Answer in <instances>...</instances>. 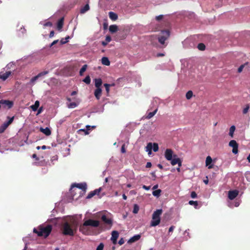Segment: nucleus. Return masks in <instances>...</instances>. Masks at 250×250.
I'll list each match as a JSON object with an SVG mask.
<instances>
[{"label": "nucleus", "mask_w": 250, "mask_h": 250, "mask_svg": "<svg viewBox=\"0 0 250 250\" xmlns=\"http://www.w3.org/2000/svg\"><path fill=\"white\" fill-rule=\"evenodd\" d=\"M78 223L75 220L63 223L62 227V233L65 235L74 236L77 231Z\"/></svg>", "instance_id": "f257e3e1"}, {"label": "nucleus", "mask_w": 250, "mask_h": 250, "mask_svg": "<svg viewBox=\"0 0 250 250\" xmlns=\"http://www.w3.org/2000/svg\"><path fill=\"white\" fill-rule=\"evenodd\" d=\"M100 225V222L98 220L88 219L85 221L83 224L80 227V231L83 234L89 235L90 233L89 229L86 228L87 226H92L93 227H98Z\"/></svg>", "instance_id": "f03ea898"}, {"label": "nucleus", "mask_w": 250, "mask_h": 250, "mask_svg": "<svg viewBox=\"0 0 250 250\" xmlns=\"http://www.w3.org/2000/svg\"><path fill=\"white\" fill-rule=\"evenodd\" d=\"M52 227L50 225H48L45 227H41L39 229H34L33 232L37 233L39 236H43L45 238L49 236L51 232Z\"/></svg>", "instance_id": "7ed1b4c3"}, {"label": "nucleus", "mask_w": 250, "mask_h": 250, "mask_svg": "<svg viewBox=\"0 0 250 250\" xmlns=\"http://www.w3.org/2000/svg\"><path fill=\"white\" fill-rule=\"evenodd\" d=\"M162 209H157L152 214V220L151 222V226L155 227L160 223V216L162 213Z\"/></svg>", "instance_id": "20e7f679"}, {"label": "nucleus", "mask_w": 250, "mask_h": 250, "mask_svg": "<svg viewBox=\"0 0 250 250\" xmlns=\"http://www.w3.org/2000/svg\"><path fill=\"white\" fill-rule=\"evenodd\" d=\"M161 35L158 37V40L160 43L164 45L165 47L167 45V44H165V41L169 38L170 32L168 30H164L161 31Z\"/></svg>", "instance_id": "39448f33"}, {"label": "nucleus", "mask_w": 250, "mask_h": 250, "mask_svg": "<svg viewBox=\"0 0 250 250\" xmlns=\"http://www.w3.org/2000/svg\"><path fill=\"white\" fill-rule=\"evenodd\" d=\"M74 187H76L79 189H81L83 192H85L87 188V185L85 183L81 184H74L72 185L71 188L70 189V192L71 195H72L73 197L74 196V194L73 192L74 191V190H73V188Z\"/></svg>", "instance_id": "423d86ee"}, {"label": "nucleus", "mask_w": 250, "mask_h": 250, "mask_svg": "<svg viewBox=\"0 0 250 250\" xmlns=\"http://www.w3.org/2000/svg\"><path fill=\"white\" fill-rule=\"evenodd\" d=\"M0 104L3 108L9 109L13 106L14 103L11 101L2 99L0 100Z\"/></svg>", "instance_id": "0eeeda50"}, {"label": "nucleus", "mask_w": 250, "mask_h": 250, "mask_svg": "<svg viewBox=\"0 0 250 250\" xmlns=\"http://www.w3.org/2000/svg\"><path fill=\"white\" fill-rule=\"evenodd\" d=\"M9 119L8 121L4 122L0 126V133H2L4 132L6 129L8 127V126L12 124L14 120V117H12L10 118L9 117H7Z\"/></svg>", "instance_id": "6e6552de"}, {"label": "nucleus", "mask_w": 250, "mask_h": 250, "mask_svg": "<svg viewBox=\"0 0 250 250\" xmlns=\"http://www.w3.org/2000/svg\"><path fill=\"white\" fill-rule=\"evenodd\" d=\"M229 146L230 147H232V153L234 154H237L238 153V144L237 143L236 141L232 140H231L229 142Z\"/></svg>", "instance_id": "1a4fd4ad"}, {"label": "nucleus", "mask_w": 250, "mask_h": 250, "mask_svg": "<svg viewBox=\"0 0 250 250\" xmlns=\"http://www.w3.org/2000/svg\"><path fill=\"white\" fill-rule=\"evenodd\" d=\"M173 152L172 149L167 148L165 152V157L166 159L170 161L172 158Z\"/></svg>", "instance_id": "9d476101"}, {"label": "nucleus", "mask_w": 250, "mask_h": 250, "mask_svg": "<svg viewBox=\"0 0 250 250\" xmlns=\"http://www.w3.org/2000/svg\"><path fill=\"white\" fill-rule=\"evenodd\" d=\"M173 156L174 158H172L171 160H170L171 164L172 166H174L176 164H178L179 167H181L182 162L181 159L179 158H175L177 156L176 155H174Z\"/></svg>", "instance_id": "9b49d317"}, {"label": "nucleus", "mask_w": 250, "mask_h": 250, "mask_svg": "<svg viewBox=\"0 0 250 250\" xmlns=\"http://www.w3.org/2000/svg\"><path fill=\"white\" fill-rule=\"evenodd\" d=\"M239 191L237 190H230L229 191L228 197L230 200H233L238 195Z\"/></svg>", "instance_id": "f8f14e48"}, {"label": "nucleus", "mask_w": 250, "mask_h": 250, "mask_svg": "<svg viewBox=\"0 0 250 250\" xmlns=\"http://www.w3.org/2000/svg\"><path fill=\"white\" fill-rule=\"evenodd\" d=\"M48 73V71H43V72H40L37 75H36V76L33 77L31 80H30V82L31 83H34L37 80H38L40 77H41L43 76H44L46 74H47Z\"/></svg>", "instance_id": "ddd939ff"}, {"label": "nucleus", "mask_w": 250, "mask_h": 250, "mask_svg": "<svg viewBox=\"0 0 250 250\" xmlns=\"http://www.w3.org/2000/svg\"><path fill=\"white\" fill-rule=\"evenodd\" d=\"M111 235V240L114 244H116L117 243V239L119 237V232L116 230H114L112 232Z\"/></svg>", "instance_id": "4468645a"}, {"label": "nucleus", "mask_w": 250, "mask_h": 250, "mask_svg": "<svg viewBox=\"0 0 250 250\" xmlns=\"http://www.w3.org/2000/svg\"><path fill=\"white\" fill-rule=\"evenodd\" d=\"M101 219L104 223L111 226L112 225V220L111 218L107 217L106 215L102 216Z\"/></svg>", "instance_id": "2eb2a0df"}, {"label": "nucleus", "mask_w": 250, "mask_h": 250, "mask_svg": "<svg viewBox=\"0 0 250 250\" xmlns=\"http://www.w3.org/2000/svg\"><path fill=\"white\" fill-rule=\"evenodd\" d=\"M102 90L101 88H96L94 91V96L97 100H99L102 96Z\"/></svg>", "instance_id": "dca6fc26"}, {"label": "nucleus", "mask_w": 250, "mask_h": 250, "mask_svg": "<svg viewBox=\"0 0 250 250\" xmlns=\"http://www.w3.org/2000/svg\"><path fill=\"white\" fill-rule=\"evenodd\" d=\"M94 84L96 88H101V86L102 84V80L101 78H96L94 80Z\"/></svg>", "instance_id": "f3484780"}, {"label": "nucleus", "mask_w": 250, "mask_h": 250, "mask_svg": "<svg viewBox=\"0 0 250 250\" xmlns=\"http://www.w3.org/2000/svg\"><path fill=\"white\" fill-rule=\"evenodd\" d=\"M40 131L46 136H49L51 134V130L47 127H46L45 128L40 127Z\"/></svg>", "instance_id": "a211bd4d"}, {"label": "nucleus", "mask_w": 250, "mask_h": 250, "mask_svg": "<svg viewBox=\"0 0 250 250\" xmlns=\"http://www.w3.org/2000/svg\"><path fill=\"white\" fill-rule=\"evenodd\" d=\"M141 238V235L139 234L135 235L131 237L128 241V243H132L139 240Z\"/></svg>", "instance_id": "6ab92c4d"}, {"label": "nucleus", "mask_w": 250, "mask_h": 250, "mask_svg": "<svg viewBox=\"0 0 250 250\" xmlns=\"http://www.w3.org/2000/svg\"><path fill=\"white\" fill-rule=\"evenodd\" d=\"M64 18H61L58 21L57 23V29L59 31H61L63 25Z\"/></svg>", "instance_id": "aec40b11"}, {"label": "nucleus", "mask_w": 250, "mask_h": 250, "mask_svg": "<svg viewBox=\"0 0 250 250\" xmlns=\"http://www.w3.org/2000/svg\"><path fill=\"white\" fill-rule=\"evenodd\" d=\"M212 160L210 156H208L206 158V165L207 166H208V168L209 169L212 168L213 167L212 165H210V164L212 163Z\"/></svg>", "instance_id": "412c9836"}, {"label": "nucleus", "mask_w": 250, "mask_h": 250, "mask_svg": "<svg viewBox=\"0 0 250 250\" xmlns=\"http://www.w3.org/2000/svg\"><path fill=\"white\" fill-rule=\"evenodd\" d=\"M118 30V26L115 24L111 25L109 26V30L111 33H114Z\"/></svg>", "instance_id": "4be33fe9"}, {"label": "nucleus", "mask_w": 250, "mask_h": 250, "mask_svg": "<svg viewBox=\"0 0 250 250\" xmlns=\"http://www.w3.org/2000/svg\"><path fill=\"white\" fill-rule=\"evenodd\" d=\"M102 63L103 64L106 65V66H109L110 63V61H109V59H108V58L105 57H104L102 58Z\"/></svg>", "instance_id": "5701e85b"}, {"label": "nucleus", "mask_w": 250, "mask_h": 250, "mask_svg": "<svg viewBox=\"0 0 250 250\" xmlns=\"http://www.w3.org/2000/svg\"><path fill=\"white\" fill-rule=\"evenodd\" d=\"M109 17L112 21H116L118 19V15L113 12H109Z\"/></svg>", "instance_id": "b1692460"}, {"label": "nucleus", "mask_w": 250, "mask_h": 250, "mask_svg": "<svg viewBox=\"0 0 250 250\" xmlns=\"http://www.w3.org/2000/svg\"><path fill=\"white\" fill-rule=\"evenodd\" d=\"M40 105V102L38 101H36L35 102L34 104L31 106V108L32 109L33 111H36L38 108H39Z\"/></svg>", "instance_id": "393cba45"}, {"label": "nucleus", "mask_w": 250, "mask_h": 250, "mask_svg": "<svg viewBox=\"0 0 250 250\" xmlns=\"http://www.w3.org/2000/svg\"><path fill=\"white\" fill-rule=\"evenodd\" d=\"M89 9V6L88 3H87L84 7L82 8L80 10V13L81 14H83L87 12Z\"/></svg>", "instance_id": "a878e982"}, {"label": "nucleus", "mask_w": 250, "mask_h": 250, "mask_svg": "<svg viewBox=\"0 0 250 250\" xmlns=\"http://www.w3.org/2000/svg\"><path fill=\"white\" fill-rule=\"evenodd\" d=\"M158 109H156L154 111L148 113L146 118L149 119L151 118L157 113Z\"/></svg>", "instance_id": "bb28decb"}, {"label": "nucleus", "mask_w": 250, "mask_h": 250, "mask_svg": "<svg viewBox=\"0 0 250 250\" xmlns=\"http://www.w3.org/2000/svg\"><path fill=\"white\" fill-rule=\"evenodd\" d=\"M87 67V65L86 64L83 65L82 67L81 68L80 70V75H83V73L85 71L86 68Z\"/></svg>", "instance_id": "cd10ccee"}, {"label": "nucleus", "mask_w": 250, "mask_h": 250, "mask_svg": "<svg viewBox=\"0 0 250 250\" xmlns=\"http://www.w3.org/2000/svg\"><path fill=\"white\" fill-rule=\"evenodd\" d=\"M235 130V126L234 125H232L229 128V135L231 137L233 136V133Z\"/></svg>", "instance_id": "c85d7f7f"}, {"label": "nucleus", "mask_w": 250, "mask_h": 250, "mask_svg": "<svg viewBox=\"0 0 250 250\" xmlns=\"http://www.w3.org/2000/svg\"><path fill=\"white\" fill-rule=\"evenodd\" d=\"M161 191H162L161 189H157V190H154L152 192V194L153 196L158 197L160 196Z\"/></svg>", "instance_id": "c756f323"}, {"label": "nucleus", "mask_w": 250, "mask_h": 250, "mask_svg": "<svg viewBox=\"0 0 250 250\" xmlns=\"http://www.w3.org/2000/svg\"><path fill=\"white\" fill-rule=\"evenodd\" d=\"M197 47L199 50L203 51L205 49L206 46L203 43H200L198 44Z\"/></svg>", "instance_id": "7c9ffc66"}, {"label": "nucleus", "mask_w": 250, "mask_h": 250, "mask_svg": "<svg viewBox=\"0 0 250 250\" xmlns=\"http://www.w3.org/2000/svg\"><path fill=\"white\" fill-rule=\"evenodd\" d=\"M78 104L75 102H72L67 105V107L69 108H73L77 106Z\"/></svg>", "instance_id": "2f4dec72"}, {"label": "nucleus", "mask_w": 250, "mask_h": 250, "mask_svg": "<svg viewBox=\"0 0 250 250\" xmlns=\"http://www.w3.org/2000/svg\"><path fill=\"white\" fill-rule=\"evenodd\" d=\"M192 96L193 93L191 90L188 91L186 95V98L188 100H189L192 97Z\"/></svg>", "instance_id": "473e14b6"}, {"label": "nucleus", "mask_w": 250, "mask_h": 250, "mask_svg": "<svg viewBox=\"0 0 250 250\" xmlns=\"http://www.w3.org/2000/svg\"><path fill=\"white\" fill-rule=\"evenodd\" d=\"M147 151H149V154L151 153V150L152 149V144L151 143H149L147 144V146L146 147Z\"/></svg>", "instance_id": "72a5a7b5"}, {"label": "nucleus", "mask_w": 250, "mask_h": 250, "mask_svg": "<svg viewBox=\"0 0 250 250\" xmlns=\"http://www.w3.org/2000/svg\"><path fill=\"white\" fill-rule=\"evenodd\" d=\"M139 210V207L137 204H134L133 207V212L135 214L137 213Z\"/></svg>", "instance_id": "f704fd0d"}, {"label": "nucleus", "mask_w": 250, "mask_h": 250, "mask_svg": "<svg viewBox=\"0 0 250 250\" xmlns=\"http://www.w3.org/2000/svg\"><path fill=\"white\" fill-rule=\"evenodd\" d=\"M152 149L154 152L158 151L159 149V146L158 144L155 143H153L152 145Z\"/></svg>", "instance_id": "c9c22d12"}, {"label": "nucleus", "mask_w": 250, "mask_h": 250, "mask_svg": "<svg viewBox=\"0 0 250 250\" xmlns=\"http://www.w3.org/2000/svg\"><path fill=\"white\" fill-rule=\"evenodd\" d=\"M83 81L87 84H90L91 82V79L89 76H87L83 80Z\"/></svg>", "instance_id": "e433bc0d"}, {"label": "nucleus", "mask_w": 250, "mask_h": 250, "mask_svg": "<svg viewBox=\"0 0 250 250\" xmlns=\"http://www.w3.org/2000/svg\"><path fill=\"white\" fill-rule=\"evenodd\" d=\"M104 86L105 87V90H106V92L107 93V94H108L109 92V88H110V85H109L108 83H104Z\"/></svg>", "instance_id": "4c0bfd02"}, {"label": "nucleus", "mask_w": 250, "mask_h": 250, "mask_svg": "<svg viewBox=\"0 0 250 250\" xmlns=\"http://www.w3.org/2000/svg\"><path fill=\"white\" fill-rule=\"evenodd\" d=\"M104 248V244L103 243H101L97 247L96 250H103Z\"/></svg>", "instance_id": "58836bf2"}, {"label": "nucleus", "mask_w": 250, "mask_h": 250, "mask_svg": "<svg viewBox=\"0 0 250 250\" xmlns=\"http://www.w3.org/2000/svg\"><path fill=\"white\" fill-rule=\"evenodd\" d=\"M249 108H250L249 105L247 104L246 105V106L245 107V108H244V109L243 110V113L244 114L247 113V112H248V111L249 110Z\"/></svg>", "instance_id": "ea45409f"}, {"label": "nucleus", "mask_w": 250, "mask_h": 250, "mask_svg": "<svg viewBox=\"0 0 250 250\" xmlns=\"http://www.w3.org/2000/svg\"><path fill=\"white\" fill-rule=\"evenodd\" d=\"M189 204L190 205H194L195 207H196L198 206V202L197 201L191 200L189 201Z\"/></svg>", "instance_id": "a19ab883"}, {"label": "nucleus", "mask_w": 250, "mask_h": 250, "mask_svg": "<svg viewBox=\"0 0 250 250\" xmlns=\"http://www.w3.org/2000/svg\"><path fill=\"white\" fill-rule=\"evenodd\" d=\"M95 195V193H94L93 191H91L88 194L86 198L90 199V198H92V197H93Z\"/></svg>", "instance_id": "79ce46f5"}, {"label": "nucleus", "mask_w": 250, "mask_h": 250, "mask_svg": "<svg viewBox=\"0 0 250 250\" xmlns=\"http://www.w3.org/2000/svg\"><path fill=\"white\" fill-rule=\"evenodd\" d=\"M247 64V63H245V64H242V65H241V66H240V67H239L238 68V72L239 73L241 72L242 71V70H243V68H244V67L245 65L246 64Z\"/></svg>", "instance_id": "37998d69"}, {"label": "nucleus", "mask_w": 250, "mask_h": 250, "mask_svg": "<svg viewBox=\"0 0 250 250\" xmlns=\"http://www.w3.org/2000/svg\"><path fill=\"white\" fill-rule=\"evenodd\" d=\"M101 190H102V188H100L98 189H96L93 191L94 193H95V195H96V194H99V193L101 192Z\"/></svg>", "instance_id": "c03bdc74"}, {"label": "nucleus", "mask_w": 250, "mask_h": 250, "mask_svg": "<svg viewBox=\"0 0 250 250\" xmlns=\"http://www.w3.org/2000/svg\"><path fill=\"white\" fill-rule=\"evenodd\" d=\"M190 196L192 198H195L197 197V194L195 191H192Z\"/></svg>", "instance_id": "a18cd8bd"}, {"label": "nucleus", "mask_w": 250, "mask_h": 250, "mask_svg": "<svg viewBox=\"0 0 250 250\" xmlns=\"http://www.w3.org/2000/svg\"><path fill=\"white\" fill-rule=\"evenodd\" d=\"M111 41V38L110 36L107 35L105 37V41L108 43Z\"/></svg>", "instance_id": "49530a36"}, {"label": "nucleus", "mask_w": 250, "mask_h": 250, "mask_svg": "<svg viewBox=\"0 0 250 250\" xmlns=\"http://www.w3.org/2000/svg\"><path fill=\"white\" fill-rule=\"evenodd\" d=\"M125 243V241H124V239L123 238H121L119 242H118V244L120 245H123L124 243Z\"/></svg>", "instance_id": "de8ad7c7"}, {"label": "nucleus", "mask_w": 250, "mask_h": 250, "mask_svg": "<svg viewBox=\"0 0 250 250\" xmlns=\"http://www.w3.org/2000/svg\"><path fill=\"white\" fill-rule=\"evenodd\" d=\"M44 26H52V22H51L50 21H48L44 23Z\"/></svg>", "instance_id": "09e8293b"}, {"label": "nucleus", "mask_w": 250, "mask_h": 250, "mask_svg": "<svg viewBox=\"0 0 250 250\" xmlns=\"http://www.w3.org/2000/svg\"><path fill=\"white\" fill-rule=\"evenodd\" d=\"M121 152L123 153H124L126 152L125 149V145L124 144L121 147Z\"/></svg>", "instance_id": "8fccbe9b"}, {"label": "nucleus", "mask_w": 250, "mask_h": 250, "mask_svg": "<svg viewBox=\"0 0 250 250\" xmlns=\"http://www.w3.org/2000/svg\"><path fill=\"white\" fill-rule=\"evenodd\" d=\"M163 18V15H161L156 17V20L157 21H160Z\"/></svg>", "instance_id": "3c124183"}, {"label": "nucleus", "mask_w": 250, "mask_h": 250, "mask_svg": "<svg viewBox=\"0 0 250 250\" xmlns=\"http://www.w3.org/2000/svg\"><path fill=\"white\" fill-rule=\"evenodd\" d=\"M143 188L144 189H146V190H148L149 189H150V186H145V185H143Z\"/></svg>", "instance_id": "603ef678"}, {"label": "nucleus", "mask_w": 250, "mask_h": 250, "mask_svg": "<svg viewBox=\"0 0 250 250\" xmlns=\"http://www.w3.org/2000/svg\"><path fill=\"white\" fill-rule=\"evenodd\" d=\"M152 166V164L150 162H147L146 164V168H149L151 167Z\"/></svg>", "instance_id": "864d4df0"}, {"label": "nucleus", "mask_w": 250, "mask_h": 250, "mask_svg": "<svg viewBox=\"0 0 250 250\" xmlns=\"http://www.w3.org/2000/svg\"><path fill=\"white\" fill-rule=\"evenodd\" d=\"M59 40H55L50 45V47L52 46L53 45H55V44H56L58 42Z\"/></svg>", "instance_id": "5fc2aeb1"}, {"label": "nucleus", "mask_w": 250, "mask_h": 250, "mask_svg": "<svg viewBox=\"0 0 250 250\" xmlns=\"http://www.w3.org/2000/svg\"><path fill=\"white\" fill-rule=\"evenodd\" d=\"M174 228H175V227L173 226H171L169 229L168 232H172L173 231Z\"/></svg>", "instance_id": "6e6d98bb"}, {"label": "nucleus", "mask_w": 250, "mask_h": 250, "mask_svg": "<svg viewBox=\"0 0 250 250\" xmlns=\"http://www.w3.org/2000/svg\"><path fill=\"white\" fill-rule=\"evenodd\" d=\"M151 175H152V177L153 178V179L155 180L156 178L155 172L154 171V172H151Z\"/></svg>", "instance_id": "4d7b16f0"}, {"label": "nucleus", "mask_w": 250, "mask_h": 250, "mask_svg": "<svg viewBox=\"0 0 250 250\" xmlns=\"http://www.w3.org/2000/svg\"><path fill=\"white\" fill-rule=\"evenodd\" d=\"M68 42V40L67 41H64L63 40V39H62L61 40V44H65L66 43V42Z\"/></svg>", "instance_id": "13d9d810"}, {"label": "nucleus", "mask_w": 250, "mask_h": 250, "mask_svg": "<svg viewBox=\"0 0 250 250\" xmlns=\"http://www.w3.org/2000/svg\"><path fill=\"white\" fill-rule=\"evenodd\" d=\"M54 31H51L50 32V34H49V37L50 38H52L54 36Z\"/></svg>", "instance_id": "bf43d9fd"}, {"label": "nucleus", "mask_w": 250, "mask_h": 250, "mask_svg": "<svg viewBox=\"0 0 250 250\" xmlns=\"http://www.w3.org/2000/svg\"><path fill=\"white\" fill-rule=\"evenodd\" d=\"M33 158H35L36 160H39V158L37 157L36 154H33L32 155Z\"/></svg>", "instance_id": "052dcab7"}, {"label": "nucleus", "mask_w": 250, "mask_h": 250, "mask_svg": "<svg viewBox=\"0 0 250 250\" xmlns=\"http://www.w3.org/2000/svg\"><path fill=\"white\" fill-rule=\"evenodd\" d=\"M165 54L163 53H158L156 55L157 57L164 56Z\"/></svg>", "instance_id": "680f3d73"}, {"label": "nucleus", "mask_w": 250, "mask_h": 250, "mask_svg": "<svg viewBox=\"0 0 250 250\" xmlns=\"http://www.w3.org/2000/svg\"><path fill=\"white\" fill-rule=\"evenodd\" d=\"M107 43H108L106 41H103L102 42V44L104 46H106L107 44Z\"/></svg>", "instance_id": "e2e57ef3"}, {"label": "nucleus", "mask_w": 250, "mask_h": 250, "mask_svg": "<svg viewBox=\"0 0 250 250\" xmlns=\"http://www.w3.org/2000/svg\"><path fill=\"white\" fill-rule=\"evenodd\" d=\"M157 166L159 168H160L161 169H162L163 168V166L161 164H158Z\"/></svg>", "instance_id": "0e129e2a"}, {"label": "nucleus", "mask_w": 250, "mask_h": 250, "mask_svg": "<svg viewBox=\"0 0 250 250\" xmlns=\"http://www.w3.org/2000/svg\"><path fill=\"white\" fill-rule=\"evenodd\" d=\"M76 94H77L76 91H73L72 92V93L71 94V96H74V95H76Z\"/></svg>", "instance_id": "69168bd1"}, {"label": "nucleus", "mask_w": 250, "mask_h": 250, "mask_svg": "<svg viewBox=\"0 0 250 250\" xmlns=\"http://www.w3.org/2000/svg\"><path fill=\"white\" fill-rule=\"evenodd\" d=\"M42 111V107H41L39 109L38 111V114H40L41 113Z\"/></svg>", "instance_id": "338daca9"}, {"label": "nucleus", "mask_w": 250, "mask_h": 250, "mask_svg": "<svg viewBox=\"0 0 250 250\" xmlns=\"http://www.w3.org/2000/svg\"><path fill=\"white\" fill-rule=\"evenodd\" d=\"M247 160L249 163H250V154L249 155V156L247 157Z\"/></svg>", "instance_id": "774afa93"}]
</instances>
